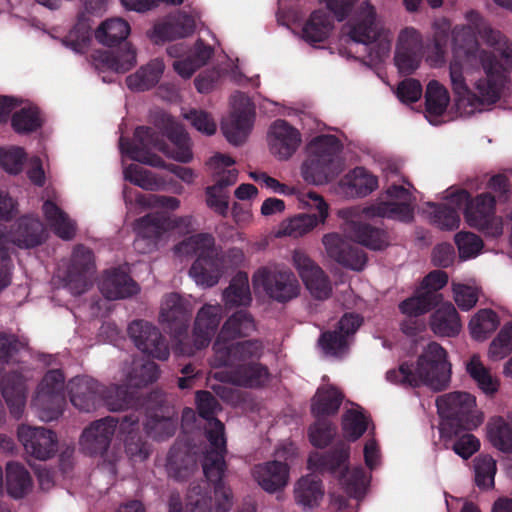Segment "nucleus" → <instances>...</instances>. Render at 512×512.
Masks as SVG:
<instances>
[{
	"label": "nucleus",
	"mask_w": 512,
	"mask_h": 512,
	"mask_svg": "<svg viewBox=\"0 0 512 512\" xmlns=\"http://www.w3.org/2000/svg\"><path fill=\"white\" fill-rule=\"evenodd\" d=\"M342 402V395L336 387L324 384L316 392L312 402V412L317 418L337 412Z\"/></svg>",
	"instance_id": "45"
},
{
	"label": "nucleus",
	"mask_w": 512,
	"mask_h": 512,
	"mask_svg": "<svg viewBox=\"0 0 512 512\" xmlns=\"http://www.w3.org/2000/svg\"><path fill=\"white\" fill-rule=\"evenodd\" d=\"M359 326V322H335L322 332L318 346L328 357H342L347 353L351 338Z\"/></svg>",
	"instance_id": "24"
},
{
	"label": "nucleus",
	"mask_w": 512,
	"mask_h": 512,
	"mask_svg": "<svg viewBox=\"0 0 512 512\" xmlns=\"http://www.w3.org/2000/svg\"><path fill=\"white\" fill-rule=\"evenodd\" d=\"M124 177L132 184L148 191H155L159 187V181L154 174L137 164H130L124 170Z\"/></svg>",
	"instance_id": "56"
},
{
	"label": "nucleus",
	"mask_w": 512,
	"mask_h": 512,
	"mask_svg": "<svg viewBox=\"0 0 512 512\" xmlns=\"http://www.w3.org/2000/svg\"><path fill=\"white\" fill-rule=\"evenodd\" d=\"M168 139L174 147H170L164 139V135L156 129L148 126H138L134 132V139L120 138L119 146L122 153L131 160L150 165L152 167L164 166V160L153 153L155 149L166 156L181 162L189 163L193 154L189 146V137L184 129L178 125H171L166 130Z\"/></svg>",
	"instance_id": "4"
},
{
	"label": "nucleus",
	"mask_w": 512,
	"mask_h": 512,
	"mask_svg": "<svg viewBox=\"0 0 512 512\" xmlns=\"http://www.w3.org/2000/svg\"><path fill=\"white\" fill-rule=\"evenodd\" d=\"M270 151L280 160L289 159L301 143L299 131L286 120L278 119L268 133Z\"/></svg>",
	"instance_id": "26"
},
{
	"label": "nucleus",
	"mask_w": 512,
	"mask_h": 512,
	"mask_svg": "<svg viewBox=\"0 0 512 512\" xmlns=\"http://www.w3.org/2000/svg\"><path fill=\"white\" fill-rule=\"evenodd\" d=\"M128 332L135 345L143 353L159 360L168 358V347L161 340L159 332L151 322H131L128 326Z\"/></svg>",
	"instance_id": "27"
},
{
	"label": "nucleus",
	"mask_w": 512,
	"mask_h": 512,
	"mask_svg": "<svg viewBox=\"0 0 512 512\" xmlns=\"http://www.w3.org/2000/svg\"><path fill=\"white\" fill-rule=\"evenodd\" d=\"M450 97L447 89L436 80H431L425 92V108L427 118L431 123L432 117H439L447 109Z\"/></svg>",
	"instance_id": "48"
},
{
	"label": "nucleus",
	"mask_w": 512,
	"mask_h": 512,
	"mask_svg": "<svg viewBox=\"0 0 512 512\" xmlns=\"http://www.w3.org/2000/svg\"><path fill=\"white\" fill-rule=\"evenodd\" d=\"M323 496L324 489L322 483L314 474L301 477L295 484V501L303 509H312L318 506Z\"/></svg>",
	"instance_id": "36"
},
{
	"label": "nucleus",
	"mask_w": 512,
	"mask_h": 512,
	"mask_svg": "<svg viewBox=\"0 0 512 512\" xmlns=\"http://www.w3.org/2000/svg\"><path fill=\"white\" fill-rule=\"evenodd\" d=\"M256 291H262L269 299L285 304L300 293V285L295 274L280 265L259 267L252 276Z\"/></svg>",
	"instance_id": "11"
},
{
	"label": "nucleus",
	"mask_w": 512,
	"mask_h": 512,
	"mask_svg": "<svg viewBox=\"0 0 512 512\" xmlns=\"http://www.w3.org/2000/svg\"><path fill=\"white\" fill-rule=\"evenodd\" d=\"M465 19L467 24L451 30L453 60L482 68L485 77L475 82L476 88L485 91L482 95L486 100H499L512 73V43L478 11L466 12Z\"/></svg>",
	"instance_id": "1"
},
{
	"label": "nucleus",
	"mask_w": 512,
	"mask_h": 512,
	"mask_svg": "<svg viewBox=\"0 0 512 512\" xmlns=\"http://www.w3.org/2000/svg\"><path fill=\"white\" fill-rule=\"evenodd\" d=\"M135 426L134 421L125 419L120 425V431L126 434L124 442L127 456L133 462H142L148 457L149 449L138 436Z\"/></svg>",
	"instance_id": "50"
},
{
	"label": "nucleus",
	"mask_w": 512,
	"mask_h": 512,
	"mask_svg": "<svg viewBox=\"0 0 512 512\" xmlns=\"http://www.w3.org/2000/svg\"><path fill=\"white\" fill-rule=\"evenodd\" d=\"M293 263L310 294L318 300L328 299L332 285L325 272L303 251L293 253Z\"/></svg>",
	"instance_id": "20"
},
{
	"label": "nucleus",
	"mask_w": 512,
	"mask_h": 512,
	"mask_svg": "<svg viewBox=\"0 0 512 512\" xmlns=\"http://www.w3.org/2000/svg\"><path fill=\"white\" fill-rule=\"evenodd\" d=\"M44 118L37 106L22 107L11 117V126L17 134H30L42 128Z\"/></svg>",
	"instance_id": "47"
},
{
	"label": "nucleus",
	"mask_w": 512,
	"mask_h": 512,
	"mask_svg": "<svg viewBox=\"0 0 512 512\" xmlns=\"http://www.w3.org/2000/svg\"><path fill=\"white\" fill-rule=\"evenodd\" d=\"M195 31V20L184 13L166 22H160L153 26L148 33L150 39L156 43H163L175 39L185 38Z\"/></svg>",
	"instance_id": "32"
},
{
	"label": "nucleus",
	"mask_w": 512,
	"mask_h": 512,
	"mask_svg": "<svg viewBox=\"0 0 512 512\" xmlns=\"http://www.w3.org/2000/svg\"><path fill=\"white\" fill-rule=\"evenodd\" d=\"M451 201L458 207L465 204L464 217L467 223L479 230L489 228L495 214V197L489 193H482L470 199L467 191L461 190L451 196Z\"/></svg>",
	"instance_id": "17"
},
{
	"label": "nucleus",
	"mask_w": 512,
	"mask_h": 512,
	"mask_svg": "<svg viewBox=\"0 0 512 512\" xmlns=\"http://www.w3.org/2000/svg\"><path fill=\"white\" fill-rule=\"evenodd\" d=\"M231 380L239 386L256 387L268 380V372L259 364L245 365L236 371Z\"/></svg>",
	"instance_id": "53"
},
{
	"label": "nucleus",
	"mask_w": 512,
	"mask_h": 512,
	"mask_svg": "<svg viewBox=\"0 0 512 512\" xmlns=\"http://www.w3.org/2000/svg\"><path fill=\"white\" fill-rule=\"evenodd\" d=\"M343 184L350 189L353 196L365 197L373 192L378 186L376 176L370 174L363 167H356L343 179Z\"/></svg>",
	"instance_id": "49"
},
{
	"label": "nucleus",
	"mask_w": 512,
	"mask_h": 512,
	"mask_svg": "<svg viewBox=\"0 0 512 512\" xmlns=\"http://www.w3.org/2000/svg\"><path fill=\"white\" fill-rule=\"evenodd\" d=\"M192 313L191 301L173 292L163 296L159 320H190Z\"/></svg>",
	"instance_id": "44"
},
{
	"label": "nucleus",
	"mask_w": 512,
	"mask_h": 512,
	"mask_svg": "<svg viewBox=\"0 0 512 512\" xmlns=\"http://www.w3.org/2000/svg\"><path fill=\"white\" fill-rule=\"evenodd\" d=\"M465 368L468 375L484 394L491 396L497 393L500 381L491 374L490 369L484 365L478 354H474L469 358Z\"/></svg>",
	"instance_id": "38"
},
{
	"label": "nucleus",
	"mask_w": 512,
	"mask_h": 512,
	"mask_svg": "<svg viewBox=\"0 0 512 512\" xmlns=\"http://www.w3.org/2000/svg\"><path fill=\"white\" fill-rule=\"evenodd\" d=\"M101 293L108 300L122 299L136 294L137 283L120 268L107 270L99 284Z\"/></svg>",
	"instance_id": "31"
},
{
	"label": "nucleus",
	"mask_w": 512,
	"mask_h": 512,
	"mask_svg": "<svg viewBox=\"0 0 512 512\" xmlns=\"http://www.w3.org/2000/svg\"><path fill=\"white\" fill-rule=\"evenodd\" d=\"M421 34L413 27H406L399 33L395 52V64L401 74L410 75L422 58Z\"/></svg>",
	"instance_id": "22"
},
{
	"label": "nucleus",
	"mask_w": 512,
	"mask_h": 512,
	"mask_svg": "<svg viewBox=\"0 0 512 512\" xmlns=\"http://www.w3.org/2000/svg\"><path fill=\"white\" fill-rule=\"evenodd\" d=\"M512 352V322H506L490 343L487 356L493 361L504 359Z\"/></svg>",
	"instance_id": "52"
},
{
	"label": "nucleus",
	"mask_w": 512,
	"mask_h": 512,
	"mask_svg": "<svg viewBox=\"0 0 512 512\" xmlns=\"http://www.w3.org/2000/svg\"><path fill=\"white\" fill-rule=\"evenodd\" d=\"M386 380L392 384L410 387L427 386L433 391L446 389L451 381V363L446 350L438 343H429L419 355L412 369L403 363L386 373Z\"/></svg>",
	"instance_id": "5"
},
{
	"label": "nucleus",
	"mask_w": 512,
	"mask_h": 512,
	"mask_svg": "<svg viewBox=\"0 0 512 512\" xmlns=\"http://www.w3.org/2000/svg\"><path fill=\"white\" fill-rule=\"evenodd\" d=\"M26 153L21 147H12L7 150H0V164L10 174H18L22 171Z\"/></svg>",
	"instance_id": "59"
},
{
	"label": "nucleus",
	"mask_w": 512,
	"mask_h": 512,
	"mask_svg": "<svg viewBox=\"0 0 512 512\" xmlns=\"http://www.w3.org/2000/svg\"><path fill=\"white\" fill-rule=\"evenodd\" d=\"M157 365L143 359L133 360L131 365L122 369L123 385L110 387L105 394L100 391V385L89 377H77L70 381L68 389L72 404L81 411H90L96 407L99 396H103L105 405L111 411H120L128 408L132 403V391L147 385L158 378Z\"/></svg>",
	"instance_id": "3"
},
{
	"label": "nucleus",
	"mask_w": 512,
	"mask_h": 512,
	"mask_svg": "<svg viewBox=\"0 0 512 512\" xmlns=\"http://www.w3.org/2000/svg\"><path fill=\"white\" fill-rule=\"evenodd\" d=\"M185 117L191 122L192 126L196 130L208 136L215 134L217 126L209 113L202 110L192 109L185 115Z\"/></svg>",
	"instance_id": "62"
},
{
	"label": "nucleus",
	"mask_w": 512,
	"mask_h": 512,
	"mask_svg": "<svg viewBox=\"0 0 512 512\" xmlns=\"http://www.w3.org/2000/svg\"><path fill=\"white\" fill-rule=\"evenodd\" d=\"M369 428V416L357 404L352 403L343 414L342 432L349 441H356Z\"/></svg>",
	"instance_id": "42"
},
{
	"label": "nucleus",
	"mask_w": 512,
	"mask_h": 512,
	"mask_svg": "<svg viewBox=\"0 0 512 512\" xmlns=\"http://www.w3.org/2000/svg\"><path fill=\"white\" fill-rule=\"evenodd\" d=\"M116 428L117 421L113 417L99 419L83 430L79 440L83 453L99 457L111 474L116 473L115 464L120 459L119 451L110 444Z\"/></svg>",
	"instance_id": "10"
},
{
	"label": "nucleus",
	"mask_w": 512,
	"mask_h": 512,
	"mask_svg": "<svg viewBox=\"0 0 512 512\" xmlns=\"http://www.w3.org/2000/svg\"><path fill=\"white\" fill-rule=\"evenodd\" d=\"M422 95L421 83L413 78L401 81L397 87V96L403 103H415Z\"/></svg>",
	"instance_id": "64"
},
{
	"label": "nucleus",
	"mask_w": 512,
	"mask_h": 512,
	"mask_svg": "<svg viewBox=\"0 0 512 512\" xmlns=\"http://www.w3.org/2000/svg\"><path fill=\"white\" fill-rule=\"evenodd\" d=\"M42 211L54 234L62 240H72L77 231V224L55 202L46 200Z\"/></svg>",
	"instance_id": "34"
},
{
	"label": "nucleus",
	"mask_w": 512,
	"mask_h": 512,
	"mask_svg": "<svg viewBox=\"0 0 512 512\" xmlns=\"http://www.w3.org/2000/svg\"><path fill=\"white\" fill-rule=\"evenodd\" d=\"M349 457V447L342 445L329 456L318 452L312 453L308 458V469L312 472L329 471L337 477L346 492L360 499L364 496L369 484V477L361 468L348 470L346 461Z\"/></svg>",
	"instance_id": "9"
},
{
	"label": "nucleus",
	"mask_w": 512,
	"mask_h": 512,
	"mask_svg": "<svg viewBox=\"0 0 512 512\" xmlns=\"http://www.w3.org/2000/svg\"><path fill=\"white\" fill-rule=\"evenodd\" d=\"M490 443L502 452H512V415L494 416L487 423Z\"/></svg>",
	"instance_id": "37"
},
{
	"label": "nucleus",
	"mask_w": 512,
	"mask_h": 512,
	"mask_svg": "<svg viewBox=\"0 0 512 512\" xmlns=\"http://www.w3.org/2000/svg\"><path fill=\"white\" fill-rule=\"evenodd\" d=\"M8 241L19 248H34L41 245L46 238L43 223L31 216L20 217L12 226Z\"/></svg>",
	"instance_id": "29"
},
{
	"label": "nucleus",
	"mask_w": 512,
	"mask_h": 512,
	"mask_svg": "<svg viewBox=\"0 0 512 512\" xmlns=\"http://www.w3.org/2000/svg\"><path fill=\"white\" fill-rule=\"evenodd\" d=\"M64 376L60 370H51L45 374L37 387L32 405L42 421L57 419L64 404Z\"/></svg>",
	"instance_id": "13"
},
{
	"label": "nucleus",
	"mask_w": 512,
	"mask_h": 512,
	"mask_svg": "<svg viewBox=\"0 0 512 512\" xmlns=\"http://www.w3.org/2000/svg\"><path fill=\"white\" fill-rule=\"evenodd\" d=\"M233 110L228 120L223 121L221 130L227 141L233 145L242 144L253 126L254 108L250 99L242 92L231 98Z\"/></svg>",
	"instance_id": "15"
},
{
	"label": "nucleus",
	"mask_w": 512,
	"mask_h": 512,
	"mask_svg": "<svg viewBox=\"0 0 512 512\" xmlns=\"http://www.w3.org/2000/svg\"><path fill=\"white\" fill-rule=\"evenodd\" d=\"M253 479L268 493L283 489L289 481V467L280 461H269L256 465L252 470Z\"/></svg>",
	"instance_id": "30"
},
{
	"label": "nucleus",
	"mask_w": 512,
	"mask_h": 512,
	"mask_svg": "<svg viewBox=\"0 0 512 512\" xmlns=\"http://www.w3.org/2000/svg\"><path fill=\"white\" fill-rule=\"evenodd\" d=\"M455 244L463 258L476 256L483 248L482 239L472 232L460 231L455 234Z\"/></svg>",
	"instance_id": "58"
},
{
	"label": "nucleus",
	"mask_w": 512,
	"mask_h": 512,
	"mask_svg": "<svg viewBox=\"0 0 512 512\" xmlns=\"http://www.w3.org/2000/svg\"><path fill=\"white\" fill-rule=\"evenodd\" d=\"M439 415L446 421H459L466 429L477 427L482 422V416L469 419V415L476 407V398L468 392H451L441 395L436 400ZM446 425H451L447 422ZM445 430V424L441 431Z\"/></svg>",
	"instance_id": "14"
},
{
	"label": "nucleus",
	"mask_w": 512,
	"mask_h": 512,
	"mask_svg": "<svg viewBox=\"0 0 512 512\" xmlns=\"http://www.w3.org/2000/svg\"><path fill=\"white\" fill-rule=\"evenodd\" d=\"M165 65L162 60L154 59L147 65L142 66L136 73L126 78L129 89L135 91H146L154 87L160 80Z\"/></svg>",
	"instance_id": "39"
},
{
	"label": "nucleus",
	"mask_w": 512,
	"mask_h": 512,
	"mask_svg": "<svg viewBox=\"0 0 512 512\" xmlns=\"http://www.w3.org/2000/svg\"><path fill=\"white\" fill-rule=\"evenodd\" d=\"M463 64H465L463 61L452 60L449 67L452 89L458 97V101H467V104L475 109L480 106L495 104L498 100L490 102L485 99L482 95L485 91H480L476 87L477 93L471 91L463 76Z\"/></svg>",
	"instance_id": "33"
},
{
	"label": "nucleus",
	"mask_w": 512,
	"mask_h": 512,
	"mask_svg": "<svg viewBox=\"0 0 512 512\" xmlns=\"http://www.w3.org/2000/svg\"><path fill=\"white\" fill-rule=\"evenodd\" d=\"M196 403L199 414L208 420L207 439L209 449L203 459V471L210 482L216 483L214 489L215 504L212 508L211 500L207 501L202 495L201 489L193 487L187 494L186 512H227L232 506V494L228 487L221 482L225 471L224 455L226 452V438L224 425L213 418L218 408L214 396L207 391H199L196 395Z\"/></svg>",
	"instance_id": "2"
},
{
	"label": "nucleus",
	"mask_w": 512,
	"mask_h": 512,
	"mask_svg": "<svg viewBox=\"0 0 512 512\" xmlns=\"http://www.w3.org/2000/svg\"><path fill=\"white\" fill-rule=\"evenodd\" d=\"M440 298L439 293L418 288L414 295L399 304V310L408 317H419L438 306L430 320H460L455 306L451 302L439 304Z\"/></svg>",
	"instance_id": "16"
},
{
	"label": "nucleus",
	"mask_w": 512,
	"mask_h": 512,
	"mask_svg": "<svg viewBox=\"0 0 512 512\" xmlns=\"http://www.w3.org/2000/svg\"><path fill=\"white\" fill-rule=\"evenodd\" d=\"M6 485L9 495L19 499L31 491L32 480L22 464L11 462L6 467Z\"/></svg>",
	"instance_id": "46"
},
{
	"label": "nucleus",
	"mask_w": 512,
	"mask_h": 512,
	"mask_svg": "<svg viewBox=\"0 0 512 512\" xmlns=\"http://www.w3.org/2000/svg\"><path fill=\"white\" fill-rule=\"evenodd\" d=\"M334 28L331 15L324 9L314 10L302 28V38L309 44L315 45L328 39Z\"/></svg>",
	"instance_id": "35"
},
{
	"label": "nucleus",
	"mask_w": 512,
	"mask_h": 512,
	"mask_svg": "<svg viewBox=\"0 0 512 512\" xmlns=\"http://www.w3.org/2000/svg\"><path fill=\"white\" fill-rule=\"evenodd\" d=\"M223 300L227 309L246 308L252 301L249 287L248 274L239 271L234 275L229 286L223 291ZM226 320H253L252 316L244 309H240Z\"/></svg>",
	"instance_id": "25"
},
{
	"label": "nucleus",
	"mask_w": 512,
	"mask_h": 512,
	"mask_svg": "<svg viewBox=\"0 0 512 512\" xmlns=\"http://www.w3.org/2000/svg\"><path fill=\"white\" fill-rule=\"evenodd\" d=\"M130 34V25L122 18H110L102 22L95 33L96 39L105 46H119Z\"/></svg>",
	"instance_id": "40"
},
{
	"label": "nucleus",
	"mask_w": 512,
	"mask_h": 512,
	"mask_svg": "<svg viewBox=\"0 0 512 512\" xmlns=\"http://www.w3.org/2000/svg\"><path fill=\"white\" fill-rule=\"evenodd\" d=\"M386 195L388 198L399 200L400 202H379L370 206L367 212L376 217L399 219L403 222L412 221L414 211L410 204L412 200L410 191L401 185L393 184L387 188Z\"/></svg>",
	"instance_id": "21"
},
{
	"label": "nucleus",
	"mask_w": 512,
	"mask_h": 512,
	"mask_svg": "<svg viewBox=\"0 0 512 512\" xmlns=\"http://www.w3.org/2000/svg\"><path fill=\"white\" fill-rule=\"evenodd\" d=\"M25 385L23 377L19 374L9 375L2 382V395L10 408V412L19 418L25 407Z\"/></svg>",
	"instance_id": "41"
},
{
	"label": "nucleus",
	"mask_w": 512,
	"mask_h": 512,
	"mask_svg": "<svg viewBox=\"0 0 512 512\" xmlns=\"http://www.w3.org/2000/svg\"><path fill=\"white\" fill-rule=\"evenodd\" d=\"M341 143L334 135H320L309 144V155L303 162V179L314 185H324L333 180L340 172L338 154Z\"/></svg>",
	"instance_id": "8"
},
{
	"label": "nucleus",
	"mask_w": 512,
	"mask_h": 512,
	"mask_svg": "<svg viewBox=\"0 0 512 512\" xmlns=\"http://www.w3.org/2000/svg\"><path fill=\"white\" fill-rule=\"evenodd\" d=\"M359 0H320L324 3L332 19L343 22L353 13V9Z\"/></svg>",
	"instance_id": "63"
},
{
	"label": "nucleus",
	"mask_w": 512,
	"mask_h": 512,
	"mask_svg": "<svg viewBox=\"0 0 512 512\" xmlns=\"http://www.w3.org/2000/svg\"><path fill=\"white\" fill-rule=\"evenodd\" d=\"M192 216L180 217L175 222L163 212L149 213L136 220L135 230L139 235H143L146 239L154 240L158 243L165 232L174 227L188 228L192 225Z\"/></svg>",
	"instance_id": "28"
},
{
	"label": "nucleus",
	"mask_w": 512,
	"mask_h": 512,
	"mask_svg": "<svg viewBox=\"0 0 512 512\" xmlns=\"http://www.w3.org/2000/svg\"><path fill=\"white\" fill-rule=\"evenodd\" d=\"M99 59L108 69L125 73L136 65V50L125 42L115 51L101 53Z\"/></svg>",
	"instance_id": "43"
},
{
	"label": "nucleus",
	"mask_w": 512,
	"mask_h": 512,
	"mask_svg": "<svg viewBox=\"0 0 512 512\" xmlns=\"http://www.w3.org/2000/svg\"><path fill=\"white\" fill-rule=\"evenodd\" d=\"M17 434L27 454L36 459H49L56 452V436L50 430L22 425L18 428Z\"/></svg>",
	"instance_id": "23"
},
{
	"label": "nucleus",
	"mask_w": 512,
	"mask_h": 512,
	"mask_svg": "<svg viewBox=\"0 0 512 512\" xmlns=\"http://www.w3.org/2000/svg\"><path fill=\"white\" fill-rule=\"evenodd\" d=\"M347 35L354 42L369 45L379 40L377 57L381 58L390 51V41L382 38L383 29L377 21L375 7L369 1H363L344 25Z\"/></svg>",
	"instance_id": "12"
},
{
	"label": "nucleus",
	"mask_w": 512,
	"mask_h": 512,
	"mask_svg": "<svg viewBox=\"0 0 512 512\" xmlns=\"http://www.w3.org/2000/svg\"><path fill=\"white\" fill-rule=\"evenodd\" d=\"M145 429L151 437L162 440L175 433L176 424L171 418H153L146 422Z\"/></svg>",
	"instance_id": "60"
},
{
	"label": "nucleus",
	"mask_w": 512,
	"mask_h": 512,
	"mask_svg": "<svg viewBox=\"0 0 512 512\" xmlns=\"http://www.w3.org/2000/svg\"><path fill=\"white\" fill-rule=\"evenodd\" d=\"M176 251L185 255H197L189 274L198 285L213 287L219 282L223 273V262L212 234H194L180 242Z\"/></svg>",
	"instance_id": "7"
},
{
	"label": "nucleus",
	"mask_w": 512,
	"mask_h": 512,
	"mask_svg": "<svg viewBox=\"0 0 512 512\" xmlns=\"http://www.w3.org/2000/svg\"><path fill=\"white\" fill-rule=\"evenodd\" d=\"M241 322H225L217 340L214 344L216 354L215 365H227L232 359H245L246 357L258 356L261 350V344L252 341H243L228 344V336L236 334L240 329Z\"/></svg>",
	"instance_id": "18"
},
{
	"label": "nucleus",
	"mask_w": 512,
	"mask_h": 512,
	"mask_svg": "<svg viewBox=\"0 0 512 512\" xmlns=\"http://www.w3.org/2000/svg\"><path fill=\"white\" fill-rule=\"evenodd\" d=\"M8 237L6 228L0 224V291L11 283V271L13 269L12 259L9 254Z\"/></svg>",
	"instance_id": "57"
},
{
	"label": "nucleus",
	"mask_w": 512,
	"mask_h": 512,
	"mask_svg": "<svg viewBox=\"0 0 512 512\" xmlns=\"http://www.w3.org/2000/svg\"><path fill=\"white\" fill-rule=\"evenodd\" d=\"M318 222V216L314 214H299L283 223L282 232L284 235L298 238L310 232Z\"/></svg>",
	"instance_id": "55"
},
{
	"label": "nucleus",
	"mask_w": 512,
	"mask_h": 512,
	"mask_svg": "<svg viewBox=\"0 0 512 512\" xmlns=\"http://www.w3.org/2000/svg\"><path fill=\"white\" fill-rule=\"evenodd\" d=\"M432 208L431 222L441 230H455L460 224L458 209L446 204L428 203Z\"/></svg>",
	"instance_id": "51"
},
{
	"label": "nucleus",
	"mask_w": 512,
	"mask_h": 512,
	"mask_svg": "<svg viewBox=\"0 0 512 512\" xmlns=\"http://www.w3.org/2000/svg\"><path fill=\"white\" fill-rule=\"evenodd\" d=\"M475 482L482 489L494 486L497 471L496 461L489 455H479L474 460Z\"/></svg>",
	"instance_id": "54"
},
{
	"label": "nucleus",
	"mask_w": 512,
	"mask_h": 512,
	"mask_svg": "<svg viewBox=\"0 0 512 512\" xmlns=\"http://www.w3.org/2000/svg\"><path fill=\"white\" fill-rule=\"evenodd\" d=\"M350 228L355 242L338 233L324 235L322 242L332 260L344 268L362 271L368 258L360 245L371 250H382L388 245L387 235L384 230L368 223L352 222Z\"/></svg>",
	"instance_id": "6"
},
{
	"label": "nucleus",
	"mask_w": 512,
	"mask_h": 512,
	"mask_svg": "<svg viewBox=\"0 0 512 512\" xmlns=\"http://www.w3.org/2000/svg\"><path fill=\"white\" fill-rule=\"evenodd\" d=\"M94 269L93 251L82 244L77 245L65 276L66 286L73 295H81L89 288Z\"/></svg>",
	"instance_id": "19"
},
{
	"label": "nucleus",
	"mask_w": 512,
	"mask_h": 512,
	"mask_svg": "<svg viewBox=\"0 0 512 512\" xmlns=\"http://www.w3.org/2000/svg\"><path fill=\"white\" fill-rule=\"evenodd\" d=\"M334 435L335 427L324 420H318L309 430L310 442L315 447L326 446Z\"/></svg>",
	"instance_id": "61"
}]
</instances>
